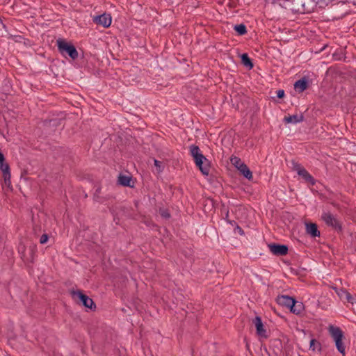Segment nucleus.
<instances>
[{
    "label": "nucleus",
    "mask_w": 356,
    "mask_h": 356,
    "mask_svg": "<svg viewBox=\"0 0 356 356\" xmlns=\"http://www.w3.org/2000/svg\"><path fill=\"white\" fill-rule=\"evenodd\" d=\"M190 152L195 165L202 173L204 175H208L210 172V163L208 159L200 152V148L196 145H191Z\"/></svg>",
    "instance_id": "f257e3e1"
},
{
    "label": "nucleus",
    "mask_w": 356,
    "mask_h": 356,
    "mask_svg": "<svg viewBox=\"0 0 356 356\" xmlns=\"http://www.w3.org/2000/svg\"><path fill=\"white\" fill-rule=\"evenodd\" d=\"M329 332L335 342V345H336L337 350L341 353L344 355L345 354V347L342 342L343 334L341 330L338 327H334L333 325H330L329 327Z\"/></svg>",
    "instance_id": "f03ea898"
},
{
    "label": "nucleus",
    "mask_w": 356,
    "mask_h": 356,
    "mask_svg": "<svg viewBox=\"0 0 356 356\" xmlns=\"http://www.w3.org/2000/svg\"><path fill=\"white\" fill-rule=\"evenodd\" d=\"M57 44L58 48L62 54H67L72 59L77 58L78 51L73 44L67 43L62 39H58Z\"/></svg>",
    "instance_id": "7ed1b4c3"
},
{
    "label": "nucleus",
    "mask_w": 356,
    "mask_h": 356,
    "mask_svg": "<svg viewBox=\"0 0 356 356\" xmlns=\"http://www.w3.org/2000/svg\"><path fill=\"white\" fill-rule=\"evenodd\" d=\"M72 298L78 302L81 303L84 307L92 309L95 308L93 300L88 296L83 294L81 291H72Z\"/></svg>",
    "instance_id": "20e7f679"
},
{
    "label": "nucleus",
    "mask_w": 356,
    "mask_h": 356,
    "mask_svg": "<svg viewBox=\"0 0 356 356\" xmlns=\"http://www.w3.org/2000/svg\"><path fill=\"white\" fill-rule=\"evenodd\" d=\"M321 218L327 225L332 227L336 230H341V226L340 222L330 212H323Z\"/></svg>",
    "instance_id": "39448f33"
},
{
    "label": "nucleus",
    "mask_w": 356,
    "mask_h": 356,
    "mask_svg": "<svg viewBox=\"0 0 356 356\" xmlns=\"http://www.w3.org/2000/svg\"><path fill=\"white\" fill-rule=\"evenodd\" d=\"M92 21L97 25H100L104 28H108L111 24L112 18L111 15L103 13L100 15L94 16L92 17Z\"/></svg>",
    "instance_id": "423d86ee"
},
{
    "label": "nucleus",
    "mask_w": 356,
    "mask_h": 356,
    "mask_svg": "<svg viewBox=\"0 0 356 356\" xmlns=\"http://www.w3.org/2000/svg\"><path fill=\"white\" fill-rule=\"evenodd\" d=\"M293 170H296L298 175L301 176L307 182L314 185L315 181L311 175L300 164L295 163Z\"/></svg>",
    "instance_id": "0eeeda50"
},
{
    "label": "nucleus",
    "mask_w": 356,
    "mask_h": 356,
    "mask_svg": "<svg viewBox=\"0 0 356 356\" xmlns=\"http://www.w3.org/2000/svg\"><path fill=\"white\" fill-rule=\"evenodd\" d=\"M268 248L270 252L277 256H284L288 252V247L285 245L269 244Z\"/></svg>",
    "instance_id": "6e6552de"
},
{
    "label": "nucleus",
    "mask_w": 356,
    "mask_h": 356,
    "mask_svg": "<svg viewBox=\"0 0 356 356\" xmlns=\"http://www.w3.org/2000/svg\"><path fill=\"white\" fill-rule=\"evenodd\" d=\"M254 323L257 329V334L261 337L266 338L267 335L266 334V330L264 328V325L261 318L257 316L254 320Z\"/></svg>",
    "instance_id": "1a4fd4ad"
},
{
    "label": "nucleus",
    "mask_w": 356,
    "mask_h": 356,
    "mask_svg": "<svg viewBox=\"0 0 356 356\" xmlns=\"http://www.w3.org/2000/svg\"><path fill=\"white\" fill-rule=\"evenodd\" d=\"M294 298L289 297L288 296H279L277 299V302L279 305L282 306H285L286 307L291 308V305H293Z\"/></svg>",
    "instance_id": "9d476101"
},
{
    "label": "nucleus",
    "mask_w": 356,
    "mask_h": 356,
    "mask_svg": "<svg viewBox=\"0 0 356 356\" xmlns=\"http://www.w3.org/2000/svg\"><path fill=\"white\" fill-rule=\"evenodd\" d=\"M306 232L312 237L320 236V232L318 230L317 225L314 223H306Z\"/></svg>",
    "instance_id": "9b49d317"
},
{
    "label": "nucleus",
    "mask_w": 356,
    "mask_h": 356,
    "mask_svg": "<svg viewBox=\"0 0 356 356\" xmlns=\"http://www.w3.org/2000/svg\"><path fill=\"white\" fill-rule=\"evenodd\" d=\"M304 117L302 115H293L285 116L284 120L286 123H297L303 121Z\"/></svg>",
    "instance_id": "f8f14e48"
},
{
    "label": "nucleus",
    "mask_w": 356,
    "mask_h": 356,
    "mask_svg": "<svg viewBox=\"0 0 356 356\" xmlns=\"http://www.w3.org/2000/svg\"><path fill=\"white\" fill-rule=\"evenodd\" d=\"M238 170L248 180H251L252 179V173L246 164H241Z\"/></svg>",
    "instance_id": "ddd939ff"
},
{
    "label": "nucleus",
    "mask_w": 356,
    "mask_h": 356,
    "mask_svg": "<svg viewBox=\"0 0 356 356\" xmlns=\"http://www.w3.org/2000/svg\"><path fill=\"white\" fill-rule=\"evenodd\" d=\"M291 312L296 314H300L304 309V305L302 302L293 300V305L290 308Z\"/></svg>",
    "instance_id": "4468645a"
},
{
    "label": "nucleus",
    "mask_w": 356,
    "mask_h": 356,
    "mask_svg": "<svg viewBox=\"0 0 356 356\" xmlns=\"http://www.w3.org/2000/svg\"><path fill=\"white\" fill-rule=\"evenodd\" d=\"M307 82L304 79L298 80L294 83L295 90H296L300 92L305 90L307 89Z\"/></svg>",
    "instance_id": "2eb2a0df"
},
{
    "label": "nucleus",
    "mask_w": 356,
    "mask_h": 356,
    "mask_svg": "<svg viewBox=\"0 0 356 356\" xmlns=\"http://www.w3.org/2000/svg\"><path fill=\"white\" fill-rule=\"evenodd\" d=\"M118 182L124 186H132L131 185V177L129 175H120L118 177Z\"/></svg>",
    "instance_id": "dca6fc26"
},
{
    "label": "nucleus",
    "mask_w": 356,
    "mask_h": 356,
    "mask_svg": "<svg viewBox=\"0 0 356 356\" xmlns=\"http://www.w3.org/2000/svg\"><path fill=\"white\" fill-rule=\"evenodd\" d=\"M242 63L244 66L248 67L249 69H252L253 67V64L246 54H244L241 56Z\"/></svg>",
    "instance_id": "f3484780"
},
{
    "label": "nucleus",
    "mask_w": 356,
    "mask_h": 356,
    "mask_svg": "<svg viewBox=\"0 0 356 356\" xmlns=\"http://www.w3.org/2000/svg\"><path fill=\"white\" fill-rule=\"evenodd\" d=\"M234 30L241 35L246 33V26L243 24H240L234 26Z\"/></svg>",
    "instance_id": "a211bd4d"
},
{
    "label": "nucleus",
    "mask_w": 356,
    "mask_h": 356,
    "mask_svg": "<svg viewBox=\"0 0 356 356\" xmlns=\"http://www.w3.org/2000/svg\"><path fill=\"white\" fill-rule=\"evenodd\" d=\"M154 165L156 168V171L158 173L161 172L164 169V165L162 161H158L156 159L154 160Z\"/></svg>",
    "instance_id": "6ab92c4d"
},
{
    "label": "nucleus",
    "mask_w": 356,
    "mask_h": 356,
    "mask_svg": "<svg viewBox=\"0 0 356 356\" xmlns=\"http://www.w3.org/2000/svg\"><path fill=\"white\" fill-rule=\"evenodd\" d=\"M3 178L4 179L5 185L10 186V171L3 173Z\"/></svg>",
    "instance_id": "aec40b11"
},
{
    "label": "nucleus",
    "mask_w": 356,
    "mask_h": 356,
    "mask_svg": "<svg viewBox=\"0 0 356 356\" xmlns=\"http://www.w3.org/2000/svg\"><path fill=\"white\" fill-rule=\"evenodd\" d=\"M232 163L238 169L241 164H244L238 157L234 156L231 158Z\"/></svg>",
    "instance_id": "412c9836"
},
{
    "label": "nucleus",
    "mask_w": 356,
    "mask_h": 356,
    "mask_svg": "<svg viewBox=\"0 0 356 356\" xmlns=\"http://www.w3.org/2000/svg\"><path fill=\"white\" fill-rule=\"evenodd\" d=\"M335 291H336V293H337V295L339 296V298L341 300L345 299V297L346 296V294L348 293L347 291H346V290H344L343 289H335Z\"/></svg>",
    "instance_id": "4be33fe9"
},
{
    "label": "nucleus",
    "mask_w": 356,
    "mask_h": 356,
    "mask_svg": "<svg viewBox=\"0 0 356 356\" xmlns=\"http://www.w3.org/2000/svg\"><path fill=\"white\" fill-rule=\"evenodd\" d=\"M345 300H346L348 302L353 304L356 300V296H353L348 292L346 296L345 297Z\"/></svg>",
    "instance_id": "5701e85b"
},
{
    "label": "nucleus",
    "mask_w": 356,
    "mask_h": 356,
    "mask_svg": "<svg viewBox=\"0 0 356 356\" xmlns=\"http://www.w3.org/2000/svg\"><path fill=\"white\" fill-rule=\"evenodd\" d=\"M0 168L2 171V173L10 171V168L8 163L4 162L0 163Z\"/></svg>",
    "instance_id": "b1692460"
},
{
    "label": "nucleus",
    "mask_w": 356,
    "mask_h": 356,
    "mask_svg": "<svg viewBox=\"0 0 356 356\" xmlns=\"http://www.w3.org/2000/svg\"><path fill=\"white\" fill-rule=\"evenodd\" d=\"M316 344L320 346V344L316 341V339H312L310 341V349L315 350Z\"/></svg>",
    "instance_id": "393cba45"
},
{
    "label": "nucleus",
    "mask_w": 356,
    "mask_h": 356,
    "mask_svg": "<svg viewBox=\"0 0 356 356\" xmlns=\"http://www.w3.org/2000/svg\"><path fill=\"white\" fill-rule=\"evenodd\" d=\"M48 238H49V236L47 234H42L40 237V243L41 244H44L47 242L48 241Z\"/></svg>",
    "instance_id": "a878e982"
},
{
    "label": "nucleus",
    "mask_w": 356,
    "mask_h": 356,
    "mask_svg": "<svg viewBox=\"0 0 356 356\" xmlns=\"http://www.w3.org/2000/svg\"><path fill=\"white\" fill-rule=\"evenodd\" d=\"M277 96L278 98H282L284 96V91L283 90H279L277 91Z\"/></svg>",
    "instance_id": "bb28decb"
},
{
    "label": "nucleus",
    "mask_w": 356,
    "mask_h": 356,
    "mask_svg": "<svg viewBox=\"0 0 356 356\" xmlns=\"http://www.w3.org/2000/svg\"><path fill=\"white\" fill-rule=\"evenodd\" d=\"M161 216H163L164 218H169L170 217V215H169V213L167 211H163L161 213Z\"/></svg>",
    "instance_id": "cd10ccee"
},
{
    "label": "nucleus",
    "mask_w": 356,
    "mask_h": 356,
    "mask_svg": "<svg viewBox=\"0 0 356 356\" xmlns=\"http://www.w3.org/2000/svg\"><path fill=\"white\" fill-rule=\"evenodd\" d=\"M5 161L3 154L0 152V163H3Z\"/></svg>",
    "instance_id": "c85d7f7f"
}]
</instances>
